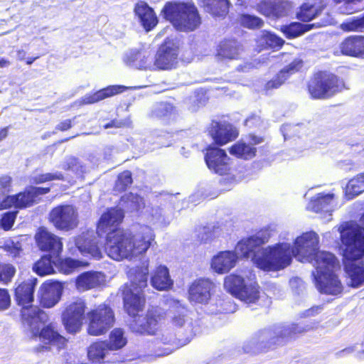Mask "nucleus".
<instances>
[{"instance_id":"obj_24","label":"nucleus","mask_w":364,"mask_h":364,"mask_svg":"<svg viewBox=\"0 0 364 364\" xmlns=\"http://www.w3.org/2000/svg\"><path fill=\"white\" fill-rule=\"evenodd\" d=\"M125 87L122 85H109L93 92L86 94L77 103L80 105H87L97 103L107 98L123 92Z\"/></svg>"},{"instance_id":"obj_15","label":"nucleus","mask_w":364,"mask_h":364,"mask_svg":"<svg viewBox=\"0 0 364 364\" xmlns=\"http://www.w3.org/2000/svg\"><path fill=\"white\" fill-rule=\"evenodd\" d=\"M178 46L171 38H166L156 55L154 65L159 70H171L178 63Z\"/></svg>"},{"instance_id":"obj_21","label":"nucleus","mask_w":364,"mask_h":364,"mask_svg":"<svg viewBox=\"0 0 364 364\" xmlns=\"http://www.w3.org/2000/svg\"><path fill=\"white\" fill-rule=\"evenodd\" d=\"M36 284V278L26 279L16 284L14 290V297L18 306L23 308L32 305Z\"/></svg>"},{"instance_id":"obj_45","label":"nucleus","mask_w":364,"mask_h":364,"mask_svg":"<svg viewBox=\"0 0 364 364\" xmlns=\"http://www.w3.org/2000/svg\"><path fill=\"white\" fill-rule=\"evenodd\" d=\"M132 183L133 178L132 172L129 170H125L118 174L113 187V191L116 193H123L126 191Z\"/></svg>"},{"instance_id":"obj_59","label":"nucleus","mask_w":364,"mask_h":364,"mask_svg":"<svg viewBox=\"0 0 364 364\" xmlns=\"http://www.w3.org/2000/svg\"><path fill=\"white\" fill-rule=\"evenodd\" d=\"M248 138L250 141L251 146H256L257 144H259L264 141V137L261 136H257L255 134H250L248 135Z\"/></svg>"},{"instance_id":"obj_55","label":"nucleus","mask_w":364,"mask_h":364,"mask_svg":"<svg viewBox=\"0 0 364 364\" xmlns=\"http://www.w3.org/2000/svg\"><path fill=\"white\" fill-rule=\"evenodd\" d=\"M186 314L183 311H177L174 314L171 318L173 326L176 327H181L186 323Z\"/></svg>"},{"instance_id":"obj_58","label":"nucleus","mask_w":364,"mask_h":364,"mask_svg":"<svg viewBox=\"0 0 364 364\" xmlns=\"http://www.w3.org/2000/svg\"><path fill=\"white\" fill-rule=\"evenodd\" d=\"M323 309V304L313 306L304 311V316H314L317 315Z\"/></svg>"},{"instance_id":"obj_54","label":"nucleus","mask_w":364,"mask_h":364,"mask_svg":"<svg viewBox=\"0 0 364 364\" xmlns=\"http://www.w3.org/2000/svg\"><path fill=\"white\" fill-rule=\"evenodd\" d=\"M11 301L9 290L0 288V311L7 310L11 306Z\"/></svg>"},{"instance_id":"obj_8","label":"nucleus","mask_w":364,"mask_h":364,"mask_svg":"<svg viewBox=\"0 0 364 364\" xmlns=\"http://www.w3.org/2000/svg\"><path fill=\"white\" fill-rule=\"evenodd\" d=\"M306 331V328L294 325L278 331L274 328H266L258 331L255 335L257 348L260 352L267 353L285 346L298 334Z\"/></svg>"},{"instance_id":"obj_19","label":"nucleus","mask_w":364,"mask_h":364,"mask_svg":"<svg viewBox=\"0 0 364 364\" xmlns=\"http://www.w3.org/2000/svg\"><path fill=\"white\" fill-rule=\"evenodd\" d=\"M304 61L300 58H294L289 64L279 70L276 75L264 85V90H276L282 86L293 75L301 70Z\"/></svg>"},{"instance_id":"obj_46","label":"nucleus","mask_w":364,"mask_h":364,"mask_svg":"<svg viewBox=\"0 0 364 364\" xmlns=\"http://www.w3.org/2000/svg\"><path fill=\"white\" fill-rule=\"evenodd\" d=\"M65 177L60 172L40 173L32 176L30 182L33 184L38 185L53 181H64Z\"/></svg>"},{"instance_id":"obj_29","label":"nucleus","mask_w":364,"mask_h":364,"mask_svg":"<svg viewBox=\"0 0 364 364\" xmlns=\"http://www.w3.org/2000/svg\"><path fill=\"white\" fill-rule=\"evenodd\" d=\"M135 15L146 31H151L158 24V18L154 11L147 3H138L134 6Z\"/></svg>"},{"instance_id":"obj_34","label":"nucleus","mask_w":364,"mask_h":364,"mask_svg":"<svg viewBox=\"0 0 364 364\" xmlns=\"http://www.w3.org/2000/svg\"><path fill=\"white\" fill-rule=\"evenodd\" d=\"M228 151L237 159L247 161L255 158L257 150L255 146L240 140L232 144L228 148Z\"/></svg>"},{"instance_id":"obj_60","label":"nucleus","mask_w":364,"mask_h":364,"mask_svg":"<svg viewBox=\"0 0 364 364\" xmlns=\"http://www.w3.org/2000/svg\"><path fill=\"white\" fill-rule=\"evenodd\" d=\"M50 350V348L48 346H43V345H39L37 347L34 348H33V352L34 353H41V352H43V351H47V350Z\"/></svg>"},{"instance_id":"obj_50","label":"nucleus","mask_w":364,"mask_h":364,"mask_svg":"<svg viewBox=\"0 0 364 364\" xmlns=\"http://www.w3.org/2000/svg\"><path fill=\"white\" fill-rule=\"evenodd\" d=\"M262 38L267 46L274 49L281 48L284 43L282 38L270 32L263 33Z\"/></svg>"},{"instance_id":"obj_10","label":"nucleus","mask_w":364,"mask_h":364,"mask_svg":"<svg viewBox=\"0 0 364 364\" xmlns=\"http://www.w3.org/2000/svg\"><path fill=\"white\" fill-rule=\"evenodd\" d=\"M86 309L85 300L79 297L63 304L60 320L67 333L75 334L81 330Z\"/></svg>"},{"instance_id":"obj_14","label":"nucleus","mask_w":364,"mask_h":364,"mask_svg":"<svg viewBox=\"0 0 364 364\" xmlns=\"http://www.w3.org/2000/svg\"><path fill=\"white\" fill-rule=\"evenodd\" d=\"M48 319V314L39 306L32 304L20 309L21 322L28 328L33 339H36V331L41 325H44Z\"/></svg>"},{"instance_id":"obj_12","label":"nucleus","mask_w":364,"mask_h":364,"mask_svg":"<svg viewBox=\"0 0 364 364\" xmlns=\"http://www.w3.org/2000/svg\"><path fill=\"white\" fill-rule=\"evenodd\" d=\"M48 220L56 230L68 232L78 226L79 216L74 205L60 204L50 210Z\"/></svg>"},{"instance_id":"obj_64","label":"nucleus","mask_w":364,"mask_h":364,"mask_svg":"<svg viewBox=\"0 0 364 364\" xmlns=\"http://www.w3.org/2000/svg\"><path fill=\"white\" fill-rule=\"evenodd\" d=\"M359 221L361 224V225H358L360 227L363 228L364 229V213L361 215Z\"/></svg>"},{"instance_id":"obj_4","label":"nucleus","mask_w":364,"mask_h":364,"mask_svg":"<svg viewBox=\"0 0 364 364\" xmlns=\"http://www.w3.org/2000/svg\"><path fill=\"white\" fill-rule=\"evenodd\" d=\"M338 231L349 286L359 288L364 285V229L355 223H346Z\"/></svg>"},{"instance_id":"obj_61","label":"nucleus","mask_w":364,"mask_h":364,"mask_svg":"<svg viewBox=\"0 0 364 364\" xmlns=\"http://www.w3.org/2000/svg\"><path fill=\"white\" fill-rule=\"evenodd\" d=\"M9 127H4L0 129V141L4 139L8 135Z\"/></svg>"},{"instance_id":"obj_31","label":"nucleus","mask_w":364,"mask_h":364,"mask_svg":"<svg viewBox=\"0 0 364 364\" xmlns=\"http://www.w3.org/2000/svg\"><path fill=\"white\" fill-rule=\"evenodd\" d=\"M151 284L154 288L159 291L171 288L173 282L171 279L168 269L164 265L157 267L151 277Z\"/></svg>"},{"instance_id":"obj_53","label":"nucleus","mask_w":364,"mask_h":364,"mask_svg":"<svg viewBox=\"0 0 364 364\" xmlns=\"http://www.w3.org/2000/svg\"><path fill=\"white\" fill-rule=\"evenodd\" d=\"M348 26L352 31H364V14L360 16L353 17L348 22Z\"/></svg>"},{"instance_id":"obj_44","label":"nucleus","mask_w":364,"mask_h":364,"mask_svg":"<svg viewBox=\"0 0 364 364\" xmlns=\"http://www.w3.org/2000/svg\"><path fill=\"white\" fill-rule=\"evenodd\" d=\"M313 27V25H305L299 22H293L289 25L283 26L281 31L286 38L289 39L296 38L307 32Z\"/></svg>"},{"instance_id":"obj_6","label":"nucleus","mask_w":364,"mask_h":364,"mask_svg":"<svg viewBox=\"0 0 364 364\" xmlns=\"http://www.w3.org/2000/svg\"><path fill=\"white\" fill-rule=\"evenodd\" d=\"M161 14L180 31H193L201 23L198 9L192 1H168L164 4Z\"/></svg>"},{"instance_id":"obj_16","label":"nucleus","mask_w":364,"mask_h":364,"mask_svg":"<svg viewBox=\"0 0 364 364\" xmlns=\"http://www.w3.org/2000/svg\"><path fill=\"white\" fill-rule=\"evenodd\" d=\"M314 284L322 294L337 296L343 291L341 281L334 272H321L314 274Z\"/></svg>"},{"instance_id":"obj_20","label":"nucleus","mask_w":364,"mask_h":364,"mask_svg":"<svg viewBox=\"0 0 364 364\" xmlns=\"http://www.w3.org/2000/svg\"><path fill=\"white\" fill-rule=\"evenodd\" d=\"M214 284L207 279H197L188 288V299L196 304H206L211 298Z\"/></svg>"},{"instance_id":"obj_28","label":"nucleus","mask_w":364,"mask_h":364,"mask_svg":"<svg viewBox=\"0 0 364 364\" xmlns=\"http://www.w3.org/2000/svg\"><path fill=\"white\" fill-rule=\"evenodd\" d=\"M318 245V237L314 232H307L298 237L294 242V255H307L314 252Z\"/></svg>"},{"instance_id":"obj_11","label":"nucleus","mask_w":364,"mask_h":364,"mask_svg":"<svg viewBox=\"0 0 364 364\" xmlns=\"http://www.w3.org/2000/svg\"><path fill=\"white\" fill-rule=\"evenodd\" d=\"M223 286L228 292L247 304L256 303L259 299V286L256 284H245L244 278L236 274L226 276Z\"/></svg>"},{"instance_id":"obj_33","label":"nucleus","mask_w":364,"mask_h":364,"mask_svg":"<svg viewBox=\"0 0 364 364\" xmlns=\"http://www.w3.org/2000/svg\"><path fill=\"white\" fill-rule=\"evenodd\" d=\"M200 6L214 17H224L229 11L228 0H198Z\"/></svg>"},{"instance_id":"obj_37","label":"nucleus","mask_w":364,"mask_h":364,"mask_svg":"<svg viewBox=\"0 0 364 364\" xmlns=\"http://www.w3.org/2000/svg\"><path fill=\"white\" fill-rule=\"evenodd\" d=\"M333 198L334 195L332 193H318L310 199L307 209L317 213L327 211Z\"/></svg>"},{"instance_id":"obj_30","label":"nucleus","mask_w":364,"mask_h":364,"mask_svg":"<svg viewBox=\"0 0 364 364\" xmlns=\"http://www.w3.org/2000/svg\"><path fill=\"white\" fill-rule=\"evenodd\" d=\"M316 273L321 272H334L340 268V263L335 255L328 252L317 251L314 255Z\"/></svg>"},{"instance_id":"obj_62","label":"nucleus","mask_w":364,"mask_h":364,"mask_svg":"<svg viewBox=\"0 0 364 364\" xmlns=\"http://www.w3.org/2000/svg\"><path fill=\"white\" fill-rule=\"evenodd\" d=\"M10 65V61L4 58H0V68H6Z\"/></svg>"},{"instance_id":"obj_17","label":"nucleus","mask_w":364,"mask_h":364,"mask_svg":"<svg viewBox=\"0 0 364 364\" xmlns=\"http://www.w3.org/2000/svg\"><path fill=\"white\" fill-rule=\"evenodd\" d=\"M209 134L215 144L222 146L236 139L239 132L234 125L228 122L213 120L210 124Z\"/></svg>"},{"instance_id":"obj_25","label":"nucleus","mask_w":364,"mask_h":364,"mask_svg":"<svg viewBox=\"0 0 364 364\" xmlns=\"http://www.w3.org/2000/svg\"><path fill=\"white\" fill-rule=\"evenodd\" d=\"M105 278V274L101 272H84L75 278V286L80 291H88L103 284Z\"/></svg>"},{"instance_id":"obj_48","label":"nucleus","mask_w":364,"mask_h":364,"mask_svg":"<svg viewBox=\"0 0 364 364\" xmlns=\"http://www.w3.org/2000/svg\"><path fill=\"white\" fill-rule=\"evenodd\" d=\"M16 272V267L13 264L0 262V283L4 284L10 283Z\"/></svg>"},{"instance_id":"obj_36","label":"nucleus","mask_w":364,"mask_h":364,"mask_svg":"<svg viewBox=\"0 0 364 364\" xmlns=\"http://www.w3.org/2000/svg\"><path fill=\"white\" fill-rule=\"evenodd\" d=\"M176 112L173 105L167 102H158L149 113V117L156 120L168 122Z\"/></svg>"},{"instance_id":"obj_49","label":"nucleus","mask_w":364,"mask_h":364,"mask_svg":"<svg viewBox=\"0 0 364 364\" xmlns=\"http://www.w3.org/2000/svg\"><path fill=\"white\" fill-rule=\"evenodd\" d=\"M239 19L242 26L251 29L260 28L264 24L260 18L250 14H242Z\"/></svg>"},{"instance_id":"obj_23","label":"nucleus","mask_w":364,"mask_h":364,"mask_svg":"<svg viewBox=\"0 0 364 364\" xmlns=\"http://www.w3.org/2000/svg\"><path fill=\"white\" fill-rule=\"evenodd\" d=\"M61 295L62 289L58 283L44 282L39 290V303L43 308H52L59 302Z\"/></svg>"},{"instance_id":"obj_57","label":"nucleus","mask_w":364,"mask_h":364,"mask_svg":"<svg viewBox=\"0 0 364 364\" xmlns=\"http://www.w3.org/2000/svg\"><path fill=\"white\" fill-rule=\"evenodd\" d=\"M73 127V119H68L60 122L56 127L55 129L60 132H65Z\"/></svg>"},{"instance_id":"obj_41","label":"nucleus","mask_w":364,"mask_h":364,"mask_svg":"<svg viewBox=\"0 0 364 364\" xmlns=\"http://www.w3.org/2000/svg\"><path fill=\"white\" fill-rule=\"evenodd\" d=\"M364 191V172L357 174L349 180L345 194L348 200L353 199Z\"/></svg>"},{"instance_id":"obj_51","label":"nucleus","mask_w":364,"mask_h":364,"mask_svg":"<svg viewBox=\"0 0 364 364\" xmlns=\"http://www.w3.org/2000/svg\"><path fill=\"white\" fill-rule=\"evenodd\" d=\"M18 213V210H13L3 213L0 219V228L5 231L10 230L16 221Z\"/></svg>"},{"instance_id":"obj_42","label":"nucleus","mask_w":364,"mask_h":364,"mask_svg":"<svg viewBox=\"0 0 364 364\" xmlns=\"http://www.w3.org/2000/svg\"><path fill=\"white\" fill-rule=\"evenodd\" d=\"M325 8V5L316 6L309 3H304L296 14V18L303 22H309L319 15Z\"/></svg>"},{"instance_id":"obj_35","label":"nucleus","mask_w":364,"mask_h":364,"mask_svg":"<svg viewBox=\"0 0 364 364\" xmlns=\"http://www.w3.org/2000/svg\"><path fill=\"white\" fill-rule=\"evenodd\" d=\"M109 351L107 341H97L89 346L87 357L93 363H102Z\"/></svg>"},{"instance_id":"obj_7","label":"nucleus","mask_w":364,"mask_h":364,"mask_svg":"<svg viewBox=\"0 0 364 364\" xmlns=\"http://www.w3.org/2000/svg\"><path fill=\"white\" fill-rule=\"evenodd\" d=\"M348 89L344 79L326 70L313 73L306 84L307 92L313 100L329 99Z\"/></svg>"},{"instance_id":"obj_13","label":"nucleus","mask_w":364,"mask_h":364,"mask_svg":"<svg viewBox=\"0 0 364 364\" xmlns=\"http://www.w3.org/2000/svg\"><path fill=\"white\" fill-rule=\"evenodd\" d=\"M204 159L208 168L215 173L220 176L231 174V159L224 149L209 145L206 147Z\"/></svg>"},{"instance_id":"obj_47","label":"nucleus","mask_w":364,"mask_h":364,"mask_svg":"<svg viewBox=\"0 0 364 364\" xmlns=\"http://www.w3.org/2000/svg\"><path fill=\"white\" fill-rule=\"evenodd\" d=\"M127 65L134 66L137 68L142 69L146 68V58L140 51H136L127 55L124 60Z\"/></svg>"},{"instance_id":"obj_40","label":"nucleus","mask_w":364,"mask_h":364,"mask_svg":"<svg viewBox=\"0 0 364 364\" xmlns=\"http://www.w3.org/2000/svg\"><path fill=\"white\" fill-rule=\"evenodd\" d=\"M107 345L109 350H119L127 344V338L125 336L124 331L122 328H114L109 334Z\"/></svg>"},{"instance_id":"obj_18","label":"nucleus","mask_w":364,"mask_h":364,"mask_svg":"<svg viewBox=\"0 0 364 364\" xmlns=\"http://www.w3.org/2000/svg\"><path fill=\"white\" fill-rule=\"evenodd\" d=\"M35 240L40 250L53 254L55 257H58L63 251L62 239L49 232L45 227L38 228Z\"/></svg>"},{"instance_id":"obj_38","label":"nucleus","mask_w":364,"mask_h":364,"mask_svg":"<svg viewBox=\"0 0 364 364\" xmlns=\"http://www.w3.org/2000/svg\"><path fill=\"white\" fill-rule=\"evenodd\" d=\"M56 263L57 260L53 259L51 255H44L33 264V270L41 277L51 274L55 272Z\"/></svg>"},{"instance_id":"obj_52","label":"nucleus","mask_w":364,"mask_h":364,"mask_svg":"<svg viewBox=\"0 0 364 364\" xmlns=\"http://www.w3.org/2000/svg\"><path fill=\"white\" fill-rule=\"evenodd\" d=\"M132 127V122L129 117L124 119H113L109 122L103 125L104 129L116 128V129H124L131 128Z\"/></svg>"},{"instance_id":"obj_22","label":"nucleus","mask_w":364,"mask_h":364,"mask_svg":"<svg viewBox=\"0 0 364 364\" xmlns=\"http://www.w3.org/2000/svg\"><path fill=\"white\" fill-rule=\"evenodd\" d=\"M38 338L46 344L56 346L58 350L64 349L68 343V339L58 332L55 325L51 322L37 330Z\"/></svg>"},{"instance_id":"obj_5","label":"nucleus","mask_w":364,"mask_h":364,"mask_svg":"<svg viewBox=\"0 0 364 364\" xmlns=\"http://www.w3.org/2000/svg\"><path fill=\"white\" fill-rule=\"evenodd\" d=\"M13 180L9 175L0 176V210L14 208L16 210L31 208L40 201V196L50 191V187L26 186L21 191L6 195L12 190Z\"/></svg>"},{"instance_id":"obj_2","label":"nucleus","mask_w":364,"mask_h":364,"mask_svg":"<svg viewBox=\"0 0 364 364\" xmlns=\"http://www.w3.org/2000/svg\"><path fill=\"white\" fill-rule=\"evenodd\" d=\"M147 267H139L134 271L129 282L121 287L124 312L132 317L128 323L131 332L141 336H154L167 318L165 309L159 306H150L145 314L139 315L146 305L144 289L147 286Z\"/></svg>"},{"instance_id":"obj_43","label":"nucleus","mask_w":364,"mask_h":364,"mask_svg":"<svg viewBox=\"0 0 364 364\" xmlns=\"http://www.w3.org/2000/svg\"><path fill=\"white\" fill-rule=\"evenodd\" d=\"M122 205L133 211L139 212L145 208L144 198L132 192L124 194L120 198Z\"/></svg>"},{"instance_id":"obj_9","label":"nucleus","mask_w":364,"mask_h":364,"mask_svg":"<svg viewBox=\"0 0 364 364\" xmlns=\"http://www.w3.org/2000/svg\"><path fill=\"white\" fill-rule=\"evenodd\" d=\"M87 333L92 336L105 335L115 324L116 317L112 307L102 303L86 314Z\"/></svg>"},{"instance_id":"obj_26","label":"nucleus","mask_w":364,"mask_h":364,"mask_svg":"<svg viewBox=\"0 0 364 364\" xmlns=\"http://www.w3.org/2000/svg\"><path fill=\"white\" fill-rule=\"evenodd\" d=\"M339 48L344 55L364 58V36L358 35L348 36L342 41Z\"/></svg>"},{"instance_id":"obj_63","label":"nucleus","mask_w":364,"mask_h":364,"mask_svg":"<svg viewBox=\"0 0 364 364\" xmlns=\"http://www.w3.org/2000/svg\"><path fill=\"white\" fill-rule=\"evenodd\" d=\"M39 58V56H36V57H29L26 59V63L27 65H31L36 59H38Z\"/></svg>"},{"instance_id":"obj_39","label":"nucleus","mask_w":364,"mask_h":364,"mask_svg":"<svg viewBox=\"0 0 364 364\" xmlns=\"http://www.w3.org/2000/svg\"><path fill=\"white\" fill-rule=\"evenodd\" d=\"M56 267L58 271L64 274H70L80 267H87L89 263L79 259H75L71 257L59 258L57 257Z\"/></svg>"},{"instance_id":"obj_1","label":"nucleus","mask_w":364,"mask_h":364,"mask_svg":"<svg viewBox=\"0 0 364 364\" xmlns=\"http://www.w3.org/2000/svg\"><path fill=\"white\" fill-rule=\"evenodd\" d=\"M124 218L122 209L112 207L102 213L96 223V234L105 238L107 255L117 261L144 254L154 240V235L147 228L135 233L121 230Z\"/></svg>"},{"instance_id":"obj_32","label":"nucleus","mask_w":364,"mask_h":364,"mask_svg":"<svg viewBox=\"0 0 364 364\" xmlns=\"http://www.w3.org/2000/svg\"><path fill=\"white\" fill-rule=\"evenodd\" d=\"M79 251L85 255L95 259H100L102 257V252L98 246L97 243L92 240H90L85 235H79L76 241Z\"/></svg>"},{"instance_id":"obj_56","label":"nucleus","mask_w":364,"mask_h":364,"mask_svg":"<svg viewBox=\"0 0 364 364\" xmlns=\"http://www.w3.org/2000/svg\"><path fill=\"white\" fill-rule=\"evenodd\" d=\"M65 170L77 171L79 169V161L75 157L70 158L65 165Z\"/></svg>"},{"instance_id":"obj_27","label":"nucleus","mask_w":364,"mask_h":364,"mask_svg":"<svg viewBox=\"0 0 364 364\" xmlns=\"http://www.w3.org/2000/svg\"><path fill=\"white\" fill-rule=\"evenodd\" d=\"M237 259L234 251H220L213 257L211 268L218 274L227 273L235 266Z\"/></svg>"},{"instance_id":"obj_3","label":"nucleus","mask_w":364,"mask_h":364,"mask_svg":"<svg viewBox=\"0 0 364 364\" xmlns=\"http://www.w3.org/2000/svg\"><path fill=\"white\" fill-rule=\"evenodd\" d=\"M269 239V235L266 231H259L240 240L235 246V251L242 257L251 255L256 266L266 272L279 271L290 265L292 254H294L293 247L288 243L279 242L262 248Z\"/></svg>"}]
</instances>
